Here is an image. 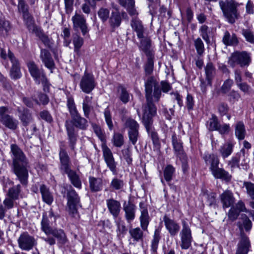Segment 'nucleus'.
Returning a JSON list of instances; mask_svg holds the SVG:
<instances>
[{
  "label": "nucleus",
  "instance_id": "nucleus-36",
  "mask_svg": "<svg viewBox=\"0 0 254 254\" xmlns=\"http://www.w3.org/2000/svg\"><path fill=\"white\" fill-rule=\"evenodd\" d=\"M92 96H86L83 99L82 109L84 115L86 118H89L91 110L93 109Z\"/></svg>",
  "mask_w": 254,
  "mask_h": 254
},
{
  "label": "nucleus",
  "instance_id": "nucleus-35",
  "mask_svg": "<svg viewBox=\"0 0 254 254\" xmlns=\"http://www.w3.org/2000/svg\"><path fill=\"white\" fill-rule=\"evenodd\" d=\"M161 227L156 228L154 231L153 239L151 241V250L154 254L156 253L158 247V244L161 240Z\"/></svg>",
  "mask_w": 254,
  "mask_h": 254
},
{
  "label": "nucleus",
  "instance_id": "nucleus-58",
  "mask_svg": "<svg viewBox=\"0 0 254 254\" xmlns=\"http://www.w3.org/2000/svg\"><path fill=\"white\" fill-rule=\"evenodd\" d=\"M110 10L106 8L101 7L98 11V15L103 22H105L109 18Z\"/></svg>",
  "mask_w": 254,
  "mask_h": 254
},
{
  "label": "nucleus",
  "instance_id": "nucleus-28",
  "mask_svg": "<svg viewBox=\"0 0 254 254\" xmlns=\"http://www.w3.org/2000/svg\"><path fill=\"white\" fill-rule=\"evenodd\" d=\"M50 234L52 235L54 238L57 239L58 245L59 247H61L65 245L68 242V239L65 233L62 229H54Z\"/></svg>",
  "mask_w": 254,
  "mask_h": 254
},
{
  "label": "nucleus",
  "instance_id": "nucleus-5",
  "mask_svg": "<svg viewBox=\"0 0 254 254\" xmlns=\"http://www.w3.org/2000/svg\"><path fill=\"white\" fill-rule=\"evenodd\" d=\"M219 4L224 17L229 23L234 24L240 17L238 7L241 3L235 0H220Z\"/></svg>",
  "mask_w": 254,
  "mask_h": 254
},
{
  "label": "nucleus",
  "instance_id": "nucleus-43",
  "mask_svg": "<svg viewBox=\"0 0 254 254\" xmlns=\"http://www.w3.org/2000/svg\"><path fill=\"white\" fill-rule=\"evenodd\" d=\"M73 43L74 52L77 56H80V49L83 44V38L78 34H75L73 36Z\"/></svg>",
  "mask_w": 254,
  "mask_h": 254
},
{
  "label": "nucleus",
  "instance_id": "nucleus-24",
  "mask_svg": "<svg viewBox=\"0 0 254 254\" xmlns=\"http://www.w3.org/2000/svg\"><path fill=\"white\" fill-rule=\"evenodd\" d=\"M28 30L33 33H34L43 43V44L47 47H50L51 42L48 36L39 28H38L34 24L28 26L27 28Z\"/></svg>",
  "mask_w": 254,
  "mask_h": 254
},
{
  "label": "nucleus",
  "instance_id": "nucleus-46",
  "mask_svg": "<svg viewBox=\"0 0 254 254\" xmlns=\"http://www.w3.org/2000/svg\"><path fill=\"white\" fill-rule=\"evenodd\" d=\"M129 233L134 241L138 242L143 240V233L139 227L130 229Z\"/></svg>",
  "mask_w": 254,
  "mask_h": 254
},
{
  "label": "nucleus",
  "instance_id": "nucleus-61",
  "mask_svg": "<svg viewBox=\"0 0 254 254\" xmlns=\"http://www.w3.org/2000/svg\"><path fill=\"white\" fill-rule=\"evenodd\" d=\"M127 132L129 140L133 145H135L139 137V130H132Z\"/></svg>",
  "mask_w": 254,
  "mask_h": 254
},
{
  "label": "nucleus",
  "instance_id": "nucleus-1",
  "mask_svg": "<svg viewBox=\"0 0 254 254\" xmlns=\"http://www.w3.org/2000/svg\"><path fill=\"white\" fill-rule=\"evenodd\" d=\"M146 104L144 106L142 123L149 128L153 124V117L157 114V108L153 103L158 102L161 96L158 82L152 76L148 77L145 83Z\"/></svg>",
  "mask_w": 254,
  "mask_h": 254
},
{
  "label": "nucleus",
  "instance_id": "nucleus-64",
  "mask_svg": "<svg viewBox=\"0 0 254 254\" xmlns=\"http://www.w3.org/2000/svg\"><path fill=\"white\" fill-rule=\"evenodd\" d=\"M239 211L235 207H232L229 211L228 216L229 220L232 221L236 220L239 215Z\"/></svg>",
  "mask_w": 254,
  "mask_h": 254
},
{
  "label": "nucleus",
  "instance_id": "nucleus-51",
  "mask_svg": "<svg viewBox=\"0 0 254 254\" xmlns=\"http://www.w3.org/2000/svg\"><path fill=\"white\" fill-rule=\"evenodd\" d=\"M112 141L115 146L121 147L124 144V136L121 133L115 132L113 135Z\"/></svg>",
  "mask_w": 254,
  "mask_h": 254
},
{
  "label": "nucleus",
  "instance_id": "nucleus-62",
  "mask_svg": "<svg viewBox=\"0 0 254 254\" xmlns=\"http://www.w3.org/2000/svg\"><path fill=\"white\" fill-rule=\"evenodd\" d=\"M11 29L10 23L5 19L0 20V31L2 33H6Z\"/></svg>",
  "mask_w": 254,
  "mask_h": 254
},
{
  "label": "nucleus",
  "instance_id": "nucleus-59",
  "mask_svg": "<svg viewBox=\"0 0 254 254\" xmlns=\"http://www.w3.org/2000/svg\"><path fill=\"white\" fill-rule=\"evenodd\" d=\"M123 181L118 178H114L110 184V187L115 190H119L124 187Z\"/></svg>",
  "mask_w": 254,
  "mask_h": 254
},
{
  "label": "nucleus",
  "instance_id": "nucleus-57",
  "mask_svg": "<svg viewBox=\"0 0 254 254\" xmlns=\"http://www.w3.org/2000/svg\"><path fill=\"white\" fill-rule=\"evenodd\" d=\"M104 114L105 121L106 122V124L108 125L109 129L110 130H112L114 127V126H113V122H112L111 113L110 111L108 108H107L105 110Z\"/></svg>",
  "mask_w": 254,
  "mask_h": 254
},
{
  "label": "nucleus",
  "instance_id": "nucleus-53",
  "mask_svg": "<svg viewBox=\"0 0 254 254\" xmlns=\"http://www.w3.org/2000/svg\"><path fill=\"white\" fill-rule=\"evenodd\" d=\"M20 185H17L10 188L7 194V196L12 198V199H17L20 191Z\"/></svg>",
  "mask_w": 254,
  "mask_h": 254
},
{
  "label": "nucleus",
  "instance_id": "nucleus-12",
  "mask_svg": "<svg viewBox=\"0 0 254 254\" xmlns=\"http://www.w3.org/2000/svg\"><path fill=\"white\" fill-rule=\"evenodd\" d=\"M71 19L74 30H80L83 35H85L88 33L87 24L83 15L75 13Z\"/></svg>",
  "mask_w": 254,
  "mask_h": 254
},
{
  "label": "nucleus",
  "instance_id": "nucleus-23",
  "mask_svg": "<svg viewBox=\"0 0 254 254\" xmlns=\"http://www.w3.org/2000/svg\"><path fill=\"white\" fill-rule=\"evenodd\" d=\"M71 121L69 122L74 127L81 130H86L88 127L87 120L78 113L71 117Z\"/></svg>",
  "mask_w": 254,
  "mask_h": 254
},
{
  "label": "nucleus",
  "instance_id": "nucleus-37",
  "mask_svg": "<svg viewBox=\"0 0 254 254\" xmlns=\"http://www.w3.org/2000/svg\"><path fill=\"white\" fill-rule=\"evenodd\" d=\"M117 92L120 100L124 103L127 104L129 100V94L127 88L122 85L117 87Z\"/></svg>",
  "mask_w": 254,
  "mask_h": 254
},
{
  "label": "nucleus",
  "instance_id": "nucleus-48",
  "mask_svg": "<svg viewBox=\"0 0 254 254\" xmlns=\"http://www.w3.org/2000/svg\"><path fill=\"white\" fill-rule=\"evenodd\" d=\"M125 127L127 129V132H129L139 130V125L134 119L128 118L125 123Z\"/></svg>",
  "mask_w": 254,
  "mask_h": 254
},
{
  "label": "nucleus",
  "instance_id": "nucleus-56",
  "mask_svg": "<svg viewBox=\"0 0 254 254\" xmlns=\"http://www.w3.org/2000/svg\"><path fill=\"white\" fill-rule=\"evenodd\" d=\"M194 45L197 53L199 56H202L204 52V44L200 38H198L194 41Z\"/></svg>",
  "mask_w": 254,
  "mask_h": 254
},
{
  "label": "nucleus",
  "instance_id": "nucleus-10",
  "mask_svg": "<svg viewBox=\"0 0 254 254\" xmlns=\"http://www.w3.org/2000/svg\"><path fill=\"white\" fill-rule=\"evenodd\" d=\"M182 225L183 228L180 234L181 240V247L183 250H187L191 246L192 240L191 230L186 221L182 222Z\"/></svg>",
  "mask_w": 254,
  "mask_h": 254
},
{
  "label": "nucleus",
  "instance_id": "nucleus-33",
  "mask_svg": "<svg viewBox=\"0 0 254 254\" xmlns=\"http://www.w3.org/2000/svg\"><path fill=\"white\" fill-rule=\"evenodd\" d=\"M207 85H212V79L216 74V68L211 62L208 63L204 67Z\"/></svg>",
  "mask_w": 254,
  "mask_h": 254
},
{
  "label": "nucleus",
  "instance_id": "nucleus-60",
  "mask_svg": "<svg viewBox=\"0 0 254 254\" xmlns=\"http://www.w3.org/2000/svg\"><path fill=\"white\" fill-rule=\"evenodd\" d=\"M233 83L234 82L233 80L230 78L226 80L221 87V90L222 92L224 94L228 93L231 89Z\"/></svg>",
  "mask_w": 254,
  "mask_h": 254
},
{
  "label": "nucleus",
  "instance_id": "nucleus-15",
  "mask_svg": "<svg viewBox=\"0 0 254 254\" xmlns=\"http://www.w3.org/2000/svg\"><path fill=\"white\" fill-rule=\"evenodd\" d=\"M19 247L22 250L29 251L36 245V242L33 237L29 235L28 233L21 234L18 239Z\"/></svg>",
  "mask_w": 254,
  "mask_h": 254
},
{
  "label": "nucleus",
  "instance_id": "nucleus-49",
  "mask_svg": "<svg viewBox=\"0 0 254 254\" xmlns=\"http://www.w3.org/2000/svg\"><path fill=\"white\" fill-rule=\"evenodd\" d=\"M246 130L245 126L243 122H238L235 127V134L238 138L242 140L245 138Z\"/></svg>",
  "mask_w": 254,
  "mask_h": 254
},
{
  "label": "nucleus",
  "instance_id": "nucleus-7",
  "mask_svg": "<svg viewBox=\"0 0 254 254\" xmlns=\"http://www.w3.org/2000/svg\"><path fill=\"white\" fill-rule=\"evenodd\" d=\"M28 70L35 82L39 84L41 83L45 92H49V83L42 69H39L34 62L29 61L27 63Z\"/></svg>",
  "mask_w": 254,
  "mask_h": 254
},
{
  "label": "nucleus",
  "instance_id": "nucleus-50",
  "mask_svg": "<svg viewBox=\"0 0 254 254\" xmlns=\"http://www.w3.org/2000/svg\"><path fill=\"white\" fill-rule=\"evenodd\" d=\"M66 105L71 117L79 113L72 97L69 96L67 97Z\"/></svg>",
  "mask_w": 254,
  "mask_h": 254
},
{
  "label": "nucleus",
  "instance_id": "nucleus-19",
  "mask_svg": "<svg viewBox=\"0 0 254 254\" xmlns=\"http://www.w3.org/2000/svg\"><path fill=\"white\" fill-rule=\"evenodd\" d=\"M250 247L251 244L248 237L241 233L240 240L238 244L235 254H248Z\"/></svg>",
  "mask_w": 254,
  "mask_h": 254
},
{
  "label": "nucleus",
  "instance_id": "nucleus-32",
  "mask_svg": "<svg viewBox=\"0 0 254 254\" xmlns=\"http://www.w3.org/2000/svg\"><path fill=\"white\" fill-rule=\"evenodd\" d=\"M40 191L43 201L49 205L51 204L53 202L54 198L49 188L44 184L41 185L40 186Z\"/></svg>",
  "mask_w": 254,
  "mask_h": 254
},
{
  "label": "nucleus",
  "instance_id": "nucleus-13",
  "mask_svg": "<svg viewBox=\"0 0 254 254\" xmlns=\"http://www.w3.org/2000/svg\"><path fill=\"white\" fill-rule=\"evenodd\" d=\"M67 196L69 212L74 216L77 212V206L79 203V197L71 186H70V189L67 191Z\"/></svg>",
  "mask_w": 254,
  "mask_h": 254
},
{
  "label": "nucleus",
  "instance_id": "nucleus-45",
  "mask_svg": "<svg viewBox=\"0 0 254 254\" xmlns=\"http://www.w3.org/2000/svg\"><path fill=\"white\" fill-rule=\"evenodd\" d=\"M240 219L242 221V223L240 222L238 223L239 228L242 230L243 226L246 231H250L252 228V223L249 217L246 214H242Z\"/></svg>",
  "mask_w": 254,
  "mask_h": 254
},
{
  "label": "nucleus",
  "instance_id": "nucleus-38",
  "mask_svg": "<svg viewBox=\"0 0 254 254\" xmlns=\"http://www.w3.org/2000/svg\"><path fill=\"white\" fill-rule=\"evenodd\" d=\"M122 18L119 11H112L109 18L110 26L113 28H117L120 26Z\"/></svg>",
  "mask_w": 254,
  "mask_h": 254
},
{
  "label": "nucleus",
  "instance_id": "nucleus-42",
  "mask_svg": "<svg viewBox=\"0 0 254 254\" xmlns=\"http://www.w3.org/2000/svg\"><path fill=\"white\" fill-rule=\"evenodd\" d=\"M244 186L246 189L247 194L253 200L250 202V206L254 209V183L250 182H245Z\"/></svg>",
  "mask_w": 254,
  "mask_h": 254
},
{
  "label": "nucleus",
  "instance_id": "nucleus-31",
  "mask_svg": "<svg viewBox=\"0 0 254 254\" xmlns=\"http://www.w3.org/2000/svg\"><path fill=\"white\" fill-rule=\"evenodd\" d=\"M89 188L91 191H101L103 187V181L100 178L90 177L89 178Z\"/></svg>",
  "mask_w": 254,
  "mask_h": 254
},
{
  "label": "nucleus",
  "instance_id": "nucleus-22",
  "mask_svg": "<svg viewBox=\"0 0 254 254\" xmlns=\"http://www.w3.org/2000/svg\"><path fill=\"white\" fill-rule=\"evenodd\" d=\"M65 127L69 141V145L71 150H74L77 140V133L74 127L69 122H65Z\"/></svg>",
  "mask_w": 254,
  "mask_h": 254
},
{
  "label": "nucleus",
  "instance_id": "nucleus-2",
  "mask_svg": "<svg viewBox=\"0 0 254 254\" xmlns=\"http://www.w3.org/2000/svg\"><path fill=\"white\" fill-rule=\"evenodd\" d=\"M10 152L12 153L13 173L22 185H26L29 176L28 160L23 151L16 144H11Z\"/></svg>",
  "mask_w": 254,
  "mask_h": 254
},
{
  "label": "nucleus",
  "instance_id": "nucleus-44",
  "mask_svg": "<svg viewBox=\"0 0 254 254\" xmlns=\"http://www.w3.org/2000/svg\"><path fill=\"white\" fill-rule=\"evenodd\" d=\"M248 156V154L246 153L244 148L242 149L237 154L239 162H241V165L244 167V169L245 170H247L249 168Z\"/></svg>",
  "mask_w": 254,
  "mask_h": 254
},
{
  "label": "nucleus",
  "instance_id": "nucleus-34",
  "mask_svg": "<svg viewBox=\"0 0 254 254\" xmlns=\"http://www.w3.org/2000/svg\"><path fill=\"white\" fill-rule=\"evenodd\" d=\"M222 41L226 46H235L239 43L236 35L235 33L231 34L228 31L225 32Z\"/></svg>",
  "mask_w": 254,
  "mask_h": 254
},
{
  "label": "nucleus",
  "instance_id": "nucleus-47",
  "mask_svg": "<svg viewBox=\"0 0 254 254\" xmlns=\"http://www.w3.org/2000/svg\"><path fill=\"white\" fill-rule=\"evenodd\" d=\"M219 125L220 122L217 117L214 115L212 116V117L209 119L206 123L207 127L210 131L216 130Z\"/></svg>",
  "mask_w": 254,
  "mask_h": 254
},
{
  "label": "nucleus",
  "instance_id": "nucleus-14",
  "mask_svg": "<svg viewBox=\"0 0 254 254\" xmlns=\"http://www.w3.org/2000/svg\"><path fill=\"white\" fill-rule=\"evenodd\" d=\"M96 83L93 76L85 72L80 82V87L82 91L85 93H89L94 89Z\"/></svg>",
  "mask_w": 254,
  "mask_h": 254
},
{
  "label": "nucleus",
  "instance_id": "nucleus-29",
  "mask_svg": "<svg viewBox=\"0 0 254 254\" xmlns=\"http://www.w3.org/2000/svg\"><path fill=\"white\" fill-rule=\"evenodd\" d=\"M223 207H229L233 204L235 198L233 193L229 190L224 191L220 195Z\"/></svg>",
  "mask_w": 254,
  "mask_h": 254
},
{
  "label": "nucleus",
  "instance_id": "nucleus-20",
  "mask_svg": "<svg viewBox=\"0 0 254 254\" xmlns=\"http://www.w3.org/2000/svg\"><path fill=\"white\" fill-rule=\"evenodd\" d=\"M40 57L42 63L47 68L50 70L55 68V64L54 60L50 52L48 50L41 49Z\"/></svg>",
  "mask_w": 254,
  "mask_h": 254
},
{
  "label": "nucleus",
  "instance_id": "nucleus-6",
  "mask_svg": "<svg viewBox=\"0 0 254 254\" xmlns=\"http://www.w3.org/2000/svg\"><path fill=\"white\" fill-rule=\"evenodd\" d=\"M203 159L206 165H210L209 169L212 174L216 179H223L229 181L231 176L224 169L218 167L219 160L217 155L214 154H205Z\"/></svg>",
  "mask_w": 254,
  "mask_h": 254
},
{
  "label": "nucleus",
  "instance_id": "nucleus-54",
  "mask_svg": "<svg viewBox=\"0 0 254 254\" xmlns=\"http://www.w3.org/2000/svg\"><path fill=\"white\" fill-rule=\"evenodd\" d=\"M242 34L248 42L252 44H254V32L251 29L248 28L242 29Z\"/></svg>",
  "mask_w": 254,
  "mask_h": 254
},
{
  "label": "nucleus",
  "instance_id": "nucleus-30",
  "mask_svg": "<svg viewBox=\"0 0 254 254\" xmlns=\"http://www.w3.org/2000/svg\"><path fill=\"white\" fill-rule=\"evenodd\" d=\"M18 112L19 114V118L23 126H27L33 121L32 114L27 109H23L22 110L18 109Z\"/></svg>",
  "mask_w": 254,
  "mask_h": 254
},
{
  "label": "nucleus",
  "instance_id": "nucleus-8",
  "mask_svg": "<svg viewBox=\"0 0 254 254\" xmlns=\"http://www.w3.org/2000/svg\"><path fill=\"white\" fill-rule=\"evenodd\" d=\"M251 62L250 55L245 51H236L232 53L229 57L228 64L234 68L236 65H239L241 67L248 66Z\"/></svg>",
  "mask_w": 254,
  "mask_h": 254
},
{
  "label": "nucleus",
  "instance_id": "nucleus-4",
  "mask_svg": "<svg viewBox=\"0 0 254 254\" xmlns=\"http://www.w3.org/2000/svg\"><path fill=\"white\" fill-rule=\"evenodd\" d=\"M130 26L140 40L139 48L146 56L152 55L153 53L150 49L151 39L148 36L147 29L144 27L142 22L137 18H133L130 21Z\"/></svg>",
  "mask_w": 254,
  "mask_h": 254
},
{
  "label": "nucleus",
  "instance_id": "nucleus-63",
  "mask_svg": "<svg viewBox=\"0 0 254 254\" xmlns=\"http://www.w3.org/2000/svg\"><path fill=\"white\" fill-rule=\"evenodd\" d=\"M208 27L206 25H203L201 26L199 31L200 32V35L202 36V38L206 41V43H208L210 42L209 37L208 35Z\"/></svg>",
  "mask_w": 254,
  "mask_h": 254
},
{
  "label": "nucleus",
  "instance_id": "nucleus-41",
  "mask_svg": "<svg viewBox=\"0 0 254 254\" xmlns=\"http://www.w3.org/2000/svg\"><path fill=\"white\" fill-rule=\"evenodd\" d=\"M41 229L47 235H50V233L54 229L51 227L50 221L46 213H44L43 215V219L41 221Z\"/></svg>",
  "mask_w": 254,
  "mask_h": 254
},
{
  "label": "nucleus",
  "instance_id": "nucleus-21",
  "mask_svg": "<svg viewBox=\"0 0 254 254\" xmlns=\"http://www.w3.org/2000/svg\"><path fill=\"white\" fill-rule=\"evenodd\" d=\"M165 226L166 229L168 231L171 236L174 237L176 236L179 232L180 227L177 222L174 220L171 219L166 215L163 217Z\"/></svg>",
  "mask_w": 254,
  "mask_h": 254
},
{
  "label": "nucleus",
  "instance_id": "nucleus-25",
  "mask_svg": "<svg viewBox=\"0 0 254 254\" xmlns=\"http://www.w3.org/2000/svg\"><path fill=\"white\" fill-rule=\"evenodd\" d=\"M106 203L110 213L114 218H117L119 216L121 210L120 202L113 198H110L106 200Z\"/></svg>",
  "mask_w": 254,
  "mask_h": 254
},
{
  "label": "nucleus",
  "instance_id": "nucleus-16",
  "mask_svg": "<svg viewBox=\"0 0 254 254\" xmlns=\"http://www.w3.org/2000/svg\"><path fill=\"white\" fill-rule=\"evenodd\" d=\"M8 57L11 61L12 66L10 70V75L12 79H17L21 77L20 67L19 61L15 57L14 54L8 50Z\"/></svg>",
  "mask_w": 254,
  "mask_h": 254
},
{
  "label": "nucleus",
  "instance_id": "nucleus-18",
  "mask_svg": "<svg viewBox=\"0 0 254 254\" xmlns=\"http://www.w3.org/2000/svg\"><path fill=\"white\" fill-rule=\"evenodd\" d=\"M18 10L19 12L22 13L23 17L27 28L29 25L34 24L32 17L28 12V6L26 4L24 0H18Z\"/></svg>",
  "mask_w": 254,
  "mask_h": 254
},
{
  "label": "nucleus",
  "instance_id": "nucleus-39",
  "mask_svg": "<svg viewBox=\"0 0 254 254\" xmlns=\"http://www.w3.org/2000/svg\"><path fill=\"white\" fill-rule=\"evenodd\" d=\"M234 145L230 142H227L220 146L219 152L223 158H226L231 155L233 151Z\"/></svg>",
  "mask_w": 254,
  "mask_h": 254
},
{
  "label": "nucleus",
  "instance_id": "nucleus-11",
  "mask_svg": "<svg viewBox=\"0 0 254 254\" xmlns=\"http://www.w3.org/2000/svg\"><path fill=\"white\" fill-rule=\"evenodd\" d=\"M103 156L109 170L116 175L117 173V163L115 161L111 149L106 145H102Z\"/></svg>",
  "mask_w": 254,
  "mask_h": 254
},
{
  "label": "nucleus",
  "instance_id": "nucleus-3",
  "mask_svg": "<svg viewBox=\"0 0 254 254\" xmlns=\"http://www.w3.org/2000/svg\"><path fill=\"white\" fill-rule=\"evenodd\" d=\"M60 170L63 175L66 174L71 184L76 188L81 189V181L77 172L71 169L70 158L65 149L63 142L60 146Z\"/></svg>",
  "mask_w": 254,
  "mask_h": 254
},
{
  "label": "nucleus",
  "instance_id": "nucleus-27",
  "mask_svg": "<svg viewBox=\"0 0 254 254\" xmlns=\"http://www.w3.org/2000/svg\"><path fill=\"white\" fill-rule=\"evenodd\" d=\"M123 209L125 212V217L127 221L130 222L135 218V205L130 201H128L127 203H124Z\"/></svg>",
  "mask_w": 254,
  "mask_h": 254
},
{
  "label": "nucleus",
  "instance_id": "nucleus-17",
  "mask_svg": "<svg viewBox=\"0 0 254 254\" xmlns=\"http://www.w3.org/2000/svg\"><path fill=\"white\" fill-rule=\"evenodd\" d=\"M139 206L141 212V215L139 217L140 226L142 230L147 231L150 222L148 210L143 202H140Z\"/></svg>",
  "mask_w": 254,
  "mask_h": 254
},
{
  "label": "nucleus",
  "instance_id": "nucleus-55",
  "mask_svg": "<svg viewBox=\"0 0 254 254\" xmlns=\"http://www.w3.org/2000/svg\"><path fill=\"white\" fill-rule=\"evenodd\" d=\"M147 57V62L145 65V71L146 74H151L153 69V54Z\"/></svg>",
  "mask_w": 254,
  "mask_h": 254
},
{
  "label": "nucleus",
  "instance_id": "nucleus-26",
  "mask_svg": "<svg viewBox=\"0 0 254 254\" xmlns=\"http://www.w3.org/2000/svg\"><path fill=\"white\" fill-rule=\"evenodd\" d=\"M172 144L175 154L178 157L186 155L183 146V142L180 137L176 134L172 137Z\"/></svg>",
  "mask_w": 254,
  "mask_h": 254
},
{
  "label": "nucleus",
  "instance_id": "nucleus-40",
  "mask_svg": "<svg viewBox=\"0 0 254 254\" xmlns=\"http://www.w3.org/2000/svg\"><path fill=\"white\" fill-rule=\"evenodd\" d=\"M145 127L148 133L151 137L155 149L158 151L159 150L160 148V143L157 132L152 128V125H151L149 128H147L146 127Z\"/></svg>",
  "mask_w": 254,
  "mask_h": 254
},
{
  "label": "nucleus",
  "instance_id": "nucleus-9",
  "mask_svg": "<svg viewBox=\"0 0 254 254\" xmlns=\"http://www.w3.org/2000/svg\"><path fill=\"white\" fill-rule=\"evenodd\" d=\"M8 111L7 107H0V122L8 128L15 130L17 127L18 122L12 116L8 115Z\"/></svg>",
  "mask_w": 254,
  "mask_h": 254
},
{
  "label": "nucleus",
  "instance_id": "nucleus-52",
  "mask_svg": "<svg viewBox=\"0 0 254 254\" xmlns=\"http://www.w3.org/2000/svg\"><path fill=\"white\" fill-rule=\"evenodd\" d=\"M175 169L171 165H168L164 170V177L165 180L168 182H170L173 178V176L175 173Z\"/></svg>",
  "mask_w": 254,
  "mask_h": 254
}]
</instances>
